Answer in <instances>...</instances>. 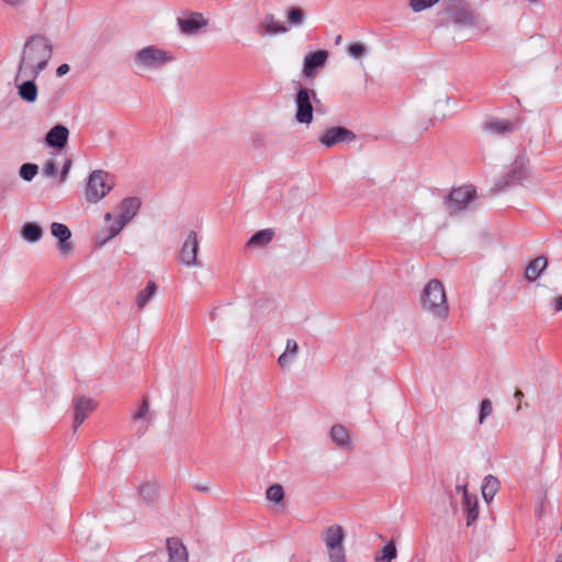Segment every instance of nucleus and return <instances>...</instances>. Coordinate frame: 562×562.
<instances>
[{"instance_id":"49","label":"nucleus","mask_w":562,"mask_h":562,"mask_svg":"<svg viewBox=\"0 0 562 562\" xmlns=\"http://www.w3.org/2000/svg\"><path fill=\"white\" fill-rule=\"evenodd\" d=\"M196 490L200 491V492H203V493H207L209 492V487H206V486H196Z\"/></svg>"},{"instance_id":"37","label":"nucleus","mask_w":562,"mask_h":562,"mask_svg":"<svg viewBox=\"0 0 562 562\" xmlns=\"http://www.w3.org/2000/svg\"><path fill=\"white\" fill-rule=\"evenodd\" d=\"M149 413V402L147 398H144L139 408L136 413L133 414V420L138 422L144 419Z\"/></svg>"},{"instance_id":"50","label":"nucleus","mask_w":562,"mask_h":562,"mask_svg":"<svg viewBox=\"0 0 562 562\" xmlns=\"http://www.w3.org/2000/svg\"><path fill=\"white\" fill-rule=\"evenodd\" d=\"M463 487L467 488V485H457L456 490L457 492H461L463 494Z\"/></svg>"},{"instance_id":"31","label":"nucleus","mask_w":562,"mask_h":562,"mask_svg":"<svg viewBox=\"0 0 562 562\" xmlns=\"http://www.w3.org/2000/svg\"><path fill=\"white\" fill-rule=\"evenodd\" d=\"M38 172V166L36 164H33V162H25L23 165H21L20 169H19V176L24 180V181H32L34 179V177L37 175Z\"/></svg>"},{"instance_id":"5","label":"nucleus","mask_w":562,"mask_h":562,"mask_svg":"<svg viewBox=\"0 0 562 562\" xmlns=\"http://www.w3.org/2000/svg\"><path fill=\"white\" fill-rule=\"evenodd\" d=\"M175 57L162 48L155 45L146 46L134 55L135 65L144 70H158L166 64L172 61Z\"/></svg>"},{"instance_id":"16","label":"nucleus","mask_w":562,"mask_h":562,"mask_svg":"<svg viewBox=\"0 0 562 562\" xmlns=\"http://www.w3.org/2000/svg\"><path fill=\"white\" fill-rule=\"evenodd\" d=\"M168 562H189V553L183 542L176 537L166 540Z\"/></svg>"},{"instance_id":"3","label":"nucleus","mask_w":562,"mask_h":562,"mask_svg":"<svg viewBox=\"0 0 562 562\" xmlns=\"http://www.w3.org/2000/svg\"><path fill=\"white\" fill-rule=\"evenodd\" d=\"M445 11L459 29L485 31L483 16L464 0H443Z\"/></svg>"},{"instance_id":"33","label":"nucleus","mask_w":562,"mask_h":562,"mask_svg":"<svg viewBox=\"0 0 562 562\" xmlns=\"http://www.w3.org/2000/svg\"><path fill=\"white\" fill-rule=\"evenodd\" d=\"M266 496L269 501L273 503H280L284 498L283 487L280 484H273L270 487H268Z\"/></svg>"},{"instance_id":"26","label":"nucleus","mask_w":562,"mask_h":562,"mask_svg":"<svg viewBox=\"0 0 562 562\" xmlns=\"http://www.w3.org/2000/svg\"><path fill=\"white\" fill-rule=\"evenodd\" d=\"M274 236V232L271 228H266L255 233L247 241L249 247H263L268 245Z\"/></svg>"},{"instance_id":"43","label":"nucleus","mask_w":562,"mask_h":562,"mask_svg":"<svg viewBox=\"0 0 562 562\" xmlns=\"http://www.w3.org/2000/svg\"><path fill=\"white\" fill-rule=\"evenodd\" d=\"M70 168H71V160H66L64 166H63V168H61V171H60V182H65L66 181Z\"/></svg>"},{"instance_id":"32","label":"nucleus","mask_w":562,"mask_h":562,"mask_svg":"<svg viewBox=\"0 0 562 562\" xmlns=\"http://www.w3.org/2000/svg\"><path fill=\"white\" fill-rule=\"evenodd\" d=\"M327 550L328 562H346V551L344 543L338 547H330Z\"/></svg>"},{"instance_id":"39","label":"nucleus","mask_w":562,"mask_h":562,"mask_svg":"<svg viewBox=\"0 0 562 562\" xmlns=\"http://www.w3.org/2000/svg\"><path fill=\"white\" fill-rule=\"evenodd\" d=\"M43 173L46 177H56L58 173L57 165L53 159H49L45 162L43 167Z\"/></svg>"},{"instance_id":"53","label":"nucleus","mask_w":562,"mask_h":562,"mask_svg":"<svg viewBox=\"0 0 562 562\" xmlns=\"http://www.w3.org/2000/svg\"><path fill=\"white\" fill-rule=\"evenodd\" d=\"M555 562H562V554L558 555Z\"/></svg>"},{"instance_id":"44","label":"nucleus","mask_w":562,"mask_h":562,"mask_svg":"<svg viewBox=\"0 0 562 562\" xmlns=\"http://www.w3.org/2000/svg\"><path fill=\"white\" fill-rule=\"evenodd\" d=\"M289 356L290 355H286V352H283L282 355L279 356L278 363L282 369H284L289 366V363H290Z\"/></svg>"},{"instance_id":"48","label":"nucleus","mask_w":562,"mask_h":562,"mask_svg":"<svg viewBox=\"0 0 562 562\" xmlns=\"http://www.w3.org/2000/svg\"><path fill=\"white\" fill-rule=\"evenodd\" d=\"M554 308L557 312H560L562 311V295L558 296L555 299V305H554Z\"/></svg>"},{"instance_id":"46","label":"nucleus","mask_w":562,"mask_h":562,"mask_svg":"<svg viewBox=\"0 0 562 562\" xmlns=\"http://www.w3.org/2000/svg\"><path fill=\"white\" fill-rule=\"evenodd\" d=\"M1 1L10 7H20V5L24 4V2L26 0H1Z\"/></svg>"},{"instance_id":"47","label":"nucleus","mask_w":562,"mask_h":562,"mask_svg":"<svg viewBox=\"0 0 562 562\" xmlns=\"http://www.w3.org/2000/svg\"><path fill=\"white\" fill-rule=\"evenodd\" d=\"M522 396H524V393L520 390H516L515 391L514 397L519 402V404L517 406V411H519L520 407H521L520 406V401H521Z\"/></svg>"},{"instance_id":"36","label":"nucleus","mask_w":562,"mask_h":562,"mask_svg":"<svg viewBox=\"0 0 562 562\" xmlns=\"http://www.w3.org/2000/svg\"><path fill=\"white\" fill-rule=\"evenodd\" d=\"M367 52V48L361 43H353L348 46V53L351 57L359 59L361 58Z\"/></svg>"},{"instance_id":"14","label":"nucleus","mask_w":562,"mask_h":562,"mask_svg":"<svg viewBox=\"0 0 562 562\" xmlns=\"http://www.w3.org/2000/svg\"><path fill=\"white\" fill-rule=\"evenodd\" d=\"M69 130L63 124L54 125L45 135V143L54 149H63L68 143Z\"/></svg>"},{"instance_id":"12","label":"nucleus","mask_w":562,"mask_h":562,"mask_svg":"<svg viewBox=\"0 0 562 562\" xmlns=\"http://www.w3.org/2000/svg\"><path fill=\"white\" fill-rule=\"evenodd\" d=\"M52 235L58 240L57 249L61 256H68L74 250V244L70 241L71 231L63 223H53L50 225Z\"/></svg>"},{"instance_id":"54","label":"nucleus","mask_w":562,"mask_h":562,"mask_svg":"<svg viewBox=\"0 0 562 562\" xmlns=\"http://www.w3.org/2000/svg\"><path fill=\"white\" fill-rule=\"evenodd\" d=\"M211 316L213 319L215 318V311L212 312Z\"/></svg>"},{"instance_id":"25","label":"nucleus","mask_w":562,"mask_h":562,"mask_svg":"<svg viewBox=\"0 0 562 562\" xmlns=\"http://www.w3.org/2000/svg\"><path fill=\"white\" fill-rule=\"evenodd\" d=\"M21 236L29 243H36L43 236V228L35 222H26L21 228Z\"/></svg>"},{"instance_id":"19","label":"nucleus","mask_w":562,"mask_h":562,"mask_svg":"<svg viewBox=\"0 0 562 562\" xmlns=\"http://www.w3.org/2000/svg\"><path fill=\"white\" fill-rule=\"evenodd\" d=\"M142 205L140 199L137 196H128L121 201L120 203V218L123 224H127L139 211Z\"/></svg>"},{"instance_id":"35","label":"nucleus","mask_w":562,"mask_h":562,"mask_svg":"<svg viewBox=\"0 0 562 562\" xmlns=\"http://www.w3.org/2000/svg\"><path fill=\"white\" fill-rule=\"evenodd\" d=\"M492 402L488 398L482 400L480 404L479 423L483 424L484 420L492 414Z\"/></svg>"},{"instance_id":"6","label":"nucleus","mask_w":562,"mask_h":562,"mask_svg":"<svg viewBox=\"0 0 562 562\" xmlns=\"http://www.w3.org/2000/svg\"><path fill=\"white\" fill-rule=\"evenodd\" d=\"M114 187V181L109 172L94 170L90 173L86 188V199L95 203L103 199Z\"/></svg>"},{"instance_id":"28","label":"nucleus","mask_w":562,"mask_h":562,"mask_svg":"<svg viewBox=\"0 0 562 562\" xmlns=\"http://www.w3.org/2000/svg\"><path fill=\"white\" fill-rule=\"evenodd\" d=\"M286 23L291 27H300L304 24L306 14L301 7H290L285 11Z\"/></svg>"},{"instance_id":"52","label":"nucleus","mask_w":562,"mask_h":562,"mask_svg":"<svg viewBox=\"0 0 562 562\" xmlns=\"http://www.w3.org/2000/svg\"><path fill=\"white\" fill-rule=\"evenodd\" d=\"M340 42H341V35H338V36L336 37V44H339Z\"/></svg>"},{"instance_id":"18","label":"nucleus","mask_w":562,"mask_h":562,"mask_svg":"<svg viewBox=\"0 0 562 562\" xmlns=\"http://www.w3.org/2000/svg\"><path fill=\"white\" fill-rule=\"evenodd\" d=\"M177 23L182 34L191 35L206 25L201 13H191L189 18H178Z\"/></svg>"},{"instance_id":"41","label":"nucleus","mask_w":562,"mask_h":562,"mask_svg":"<svg viewBox=\"0 0 562 562\" xmlns=\"http://www.w3.org/2000/svg\"><path fill=\"white\" fill-rule=\"evenodd\" d=\"M14 180H0V201L5 198V194L9 190H11Z\"/></svg>"},{"instance_id":"23","label":"nucleus","mask_w":562,"mask_h":562,"mask_svg":"<svg viewBox=\"0 0 562 562\" xmlns=\"http://www.w3.org/2000/svg\"><path fill=\"white\" fill-rule=\"evenodd\" d=\"M35 79L26 78L21 85L16 86L19 97L27 103H34L37 100L38 89Z\"/></svg>"},{"instance_id":"40","label":"nucleus","mask_w":562,"mask_h":562,"mask_svg":"<svg viewBox=\"0 0 562 562\" xmlns=\"http://www.w3.org/2000/svg\"><path fill=\"white\" fill-rule=\"evenodd\" d=\"M125 225L126 224H123V222L120 218H117L109 229L108 239L115 237Z\"/></svg>"},{"instance_id":"1","label":"nucleus","mask_w":562,"mask_h":562,"mask_svg":"<svg viewBox=\"0 0 562 562\" xmlns=\"http://www.w3.org/2000/svg\"><path fill=\"white\" fill-rule=\"evenodd\" d=\"M52 56L53 44L46 36L34 34L27 37L23 46L14 81L16 82L22 77L37 78L46 69Z\"/></svg>"},{"instance_id":"10","label":"nucleus","mask_w":562,"mask_h":562,"mask_svg":"<svg viewBox=\"0 0 562 562\" xmlns=\"http://www.w3.org/2000/svg\"><path fill=\"white\" fill-rule=\"evenodd\" d=\"M198 250V234L191 231L180 249L179 261L187 267H201V262L196 258Z\"/></svg>"},{"instance_id":"27","label":"nucleus","mask_w":562,"mask_h":562,"mask_svg":"<svg viewBox=\"0 0 562 562\" xmlns=\"http://www.w3.org/2000/svg\"><path fill=\"white\" fill-rule=\"evenodd\" d=\"M498 487H499V481L497 480V477L493 476V475H486L483 480V484H482V496L483 498L490 503L496 492L498 491Z\"/></svg>"},{"instance_id":"11","label":"nucleus","mask_w":562,"mask_h":562,"mask_svg":"<svg viewBox=\"0 0 562 562\" xmlns=\"http://www.w3.org/2000/svg\"><path fill=\"white\" fill-rule=\"evenodd\" d=\"M328 52L318 49L305 55L302 74L305 78H314L318 69L323 68L328 59Z\"/></svg>"},{"instance_id":"30","label":"nucleus","mask_w":562,"mask_h":562,"mask_svg":"<svg viewBox=\"0 0 562 562\" xmlns=\"http://www.w3.org/2000/svg\"><path fill=\"white\" fill-rule=\"evenodd\" d=\"M396 557V546L393 541H390L376 553L374 562H392Z\"/></svg>"},{"instance_id":"22","label":"nucleus","mask_w":562,"mask_h":562,"mask_svg":"<svg viewBox=\"0 0 562 562\" xmlns=\"http://www.w3.org/2000/svg\"><path fill=\"white\" fill-rule=\"evenodd\" d=\"M329 436L333 442L340 449L348 450L351 448L350 435L341 424H335L330 428Z\"/></svg>"},{"instance_id":"15","label":"nucleus","mask_w":562,"mask_h":562,"mask_svg":"<svg viewBox=\"0 0 562 562\" xmlns=\"http://www.w3.org/2000/svg\"><path fill=\"white\" fill-rule=\"evenodd\" d=\"M288 31V26L276 20L272 13L266 14L257 27V32L261 36L285 34Z\"/></svg>"},{"instance_id":"34","label":"nucleus","mask_w":562,"mask_h":562,"mask_svg":"<svg viewBox=\"0 0 562 562\" xmlns=\"http://www.w3.org/2000/svg\"><path fill=\"white\" fill-rule=\"evenodd\" d=\"M439 0H409V7L414 12H420L425 9L431 8Z\"/></svg>"},{"instance_id":"51","label":"nucleus","mask_w":562,"mask_h":562,"mask_svg":"<svg viewBox=\"0 0 562 562\" xmlns=\"http://www.w3.org/2000/svg\"><path fill=\"white\" fill-rule=\"evenodd\" d=\"M111 218H112L111 213H106V214L104 215V220H105V221H110Z\"/></svg>"},{"instance_id":"2","label":"nucleus","mask_w":562,"mask_h":562,"mask_svg":"<svg viewBox=\"0 0 562 562\" xmlns=\"http://www.w3.org/2000/svg\"><path fill=\"white\" fill-rule=\"evenodd\" d=\"M422 307L439 321H446L449 315L443 284L438 279L430 280L424 288L420 295Z\"/></svg>"},{"instance_id":"24","label":"nucleus","mask_w":562,"mask_h":562,"mask_svg":"<svg viewBox=\"0 0 562 562\" xmlns=\"http://www.w3.org/2000/svg\"><path fill=\"white\" fill-rule=\"evenodd\" d=\"M548 260L544 256H539L535 258L532 261L529 262V265L526 268L525 271V278L529 282L536 281L542 271L547 268Z\"/></svg>"},{"instance_id":"29","label":"nucleus","mask_w":562,"mask_h":562,"mask_svg":"<svg viewBox=\"0 0 562 562\" xmlns=\"http://www.w3.org/2000/svg\"><path fill=\"white\" fill-rule=\"evenodd\" d=\"M157 284L154 281H149L146 285V288L142 291H139L136 295V305L138 308H143L156 294L157 292Z\"/></svg>"},{"instance_id":"42","label":"nucleus","mask_w":562,"mask_h":562,"mask_svg":"<svg viewBox=\"0 0 562 562\" xmlns=\"http://www.w3.org/2000/svg\"><path fill=\"white\" fill-rule=\"evenodd\" d=\"M297 342L294 339H288L284 352H286V355L294 357L297 353Z\"/></svg>"},{"instance_id":"38","label":"nucleus","mask_w":562,"mask_h":562,"mask_svg":"<svg viewBox=\"0 0 562 562\" xmlns=\"http://www.w3.org/2000/svg\"><path fill=\"white\" fill-rule=\"evenodd\" d=\"M140 494L147 502H151L156 497V487L153 484H144L140 487Z\"/></svg>"},{"instance_id":"21","label":"nucleus","mask_w":562,"mask_h":562,"mask_svg":"<svg viewBox=\"0 0 562 562\" xmlns=\"http://www.w3.org/2000/svg\"><path fill=\"white\" fill-rule=\"evenodd\" d=\"M345 537V530L340 525H331L328 528H326L322 533V538L325 542L326 549L342 544Z\"/></svg>"},{"instance_id":"8","label":"nucleus","mask_w":562,"mask_h":562,"mask_svg":"<svg viewBox=\"0 0 562 562\" xmlns=\"http://www.w3.org/2000/svg\"><path fill=\"white\" fill-rule=\"evenodd\" d=\"M476 191L473 187H460L453 189L443 201L445 211L450 216H458L469 203L475 198Z\"/></svg>"},{"instance_id":"4","label":"nucleus","mask_w":562,"mask_h":562,"mask_svg":"<svg viewBox=\"0 0 562 562\" xmlns=\"http://www.w3.org/2000/svg\"><path fill=\"white\" fill-rule=\"evenodd\" d=\"M529 161V157L525 151L519 153L508 171L495 183L493 191L499 192L507 187L522 184V182L530 176Z\"/></svg>"},{"instance_id":"9","label":"nucleus","mask_w":562,"mask_h":562,"mask_svg":"<svg viewBox=\"0 0 562 562\" xmlns=\"http://www.w3.org/2000/svg\"><path fill=\"white\" fill-rule=\"evenodd\" d=\"M357 138L356 134L345 126H334L327 128L318 138L319 143L327 148L341 143H351Z\"/></svg>"},{"instance_id":"17","label":"nucleus","mask_w":562,"mask_h":562,"mask_svg":"<svg viewBox=\"0 0 562 562\" xmlns=\"http://www.w3.org/2000/svg\"><path fill=\"white\" fill-rule=\"evenodd\" d=\"M483 128L491 134L506 135L518 130V125L509 120L490 117L483 123Z\"/></svg>"},{"instance_id":"7","label":"nucleus","mask_w":562,"mask_h":562,"mask_svg":"<svg viewBox=\"0 0 562 562\" xmlns=\"http://www.w3.org/2000/svg\"><path fill=\"white\" fill-rule=\"evenodd\" d=\"M313 101L315 103H319V99L315 90L302 87L297 89V92L294 97L295 103V120L301 124H311L313 122Z\"/></svg>"},{"instance_id":"20","label":"nucleus","mask_w":562,"mask_h":562,"mask_svg":"<svg viewBox=\"0 0 562 562\" xmlns=\"http://www.w3.org/2000/svg\"><path fill=\"white\" fill-rule=\"evenodd\" d=\"M462 507L467 514V525L471 526L479 517V502L475 495H470L463 487Z\"/></svg>"},{"instance_id":"13","label":"nucleus","mask_w":562,"mask_h":562,"mask_svg":"<svg viewBox=\"0 0 562 562\" xmlns=\"http://www.w3.org/2000/svg\"><path fill=\"white\" fill-rule=\"evenodd\" d=\"M97 408V403L86 396H77L74 400V409H75V416H74V430L77 431V429L81 426V424L85 422V419L88 417L90 413H92Z\"/></svg>"},{"instance_id":"45","label":"nucleus","mask_w":562,"mask_h":562,"mask_svg":"<svg viewBox=\"0 0 562 562\" xmlns=\"http://www.w3.org/2000/svg\"><path fill=\"white\" fill-rule=\"evenodd\" d=\"M69 65L67 64H61L58 66V68L56 69V75L57 77H61L64 75H66L68 71H69Z\"/></svg>"}]
</instances>
